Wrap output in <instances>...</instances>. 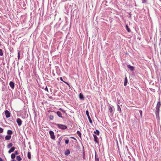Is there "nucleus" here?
<instances>
[{
	"mask_svg": "<svg viewBox=\"0 0 161 161\" xmlns=\"http://www.w3.org/2000/svg\"><path fill=\"white\" fill-rule=\"evenodd\" d=\"M56 113L58 117L62 118H63L62 116V114L60 112L57 111L56 112Z\"/></svg>",
	"mask_w": 161,
	"mask_h": 161,
	"instance_id": "9b49d317",
	"label": "nucleus"
},
{
	"mask_svg": "<svg viewBox=\"0 0 161 161\" xmlns=\"http://www.w3.org/2000/svg\"><path fill=\"white\" fill-rule=\"evenodd\" d=\"M15 153V154H16V155H18V154H19V153H18V151H15L14 152Z\"/></svg>",
	"mask_w": 161,
	"mask_h": 161,
	"instance_id": "72a5a7b5",
	"label": "nucleus"
},
{
	"mask_svg": "<svg viewBox=\"0 0 161 161\" xmlns=\"http://www.w3.org/2000/svg\"><path fill=\"white\" fill-rule=\"evenodd\" d=\"M161 105V103L160 102H158L156 105L155 110V114L157 117H158L159 116V108Z\"/></svg>",
	"mask_w": 161,
	"mask_h": 161,
	"instance_id": "f257e3e1",
	"label": "nucleus"
},
{
	"mask_svg": "<svg viewBox=\"0 0 161 161\" xmlns=\"http://www.w3.org/2000/svg\"><path fill=\"white\" fill-rule=\"evenodd\" d=\"M15 157V154L14 153H12L11 155V158L12 159H14Z\"/></svg>",
	"mask_w": 161,
	"mask_h": 161,
	"instance_id": "393cba45",
	"label": "nucleus"
},
{
	"mask_svg": "<svg viewBox=\"0 0 161 161\" xmlns=\"http://www.w3.org/2000/svg\"><path fill=\"white\" fill-rule=\"evenodd\" d=\"M139 113H140V114L141 116L142 117V111L141 110H139Z\"/></svg>",
	"mask_w": 161,
	"mask_h": 161,
	"instance_id": "473e14b6",
	"label": "nucleus"
},
{
	"mask_svg": "<svg viewBox=\"0 0 161 161\" xmlns=\"http://www.w3.org/2000/svg\"><path fill=\"white\" fill-rule=\"evenodd\" d=\"M70 153V151L69 150H67L64 153L65 155H68Z\"/></svg>",
	"mask_w": 161,
	"mask_h": 161,
	"instance_id": "f3484780",
	"label": "nucleus"
},
{
	"mask_svg": "<svg viewBox=\"0 0 161 161\" xmlns=\"http://www.w3.org/2000/svg\"><path fill=\"white\" fill-rule=\"evenodd\" d=\"M94 133L97 135H99V131L98 130H96V131H94Z\"/></svg>",
	"mask_w": 161,
	"mask_h": 161,
	"instance_id": "b1692460",
	"label": "nucleus"
},
{
	"mask_svg": "<svg viewBox=\"0 0 161 161\" xmlns=\"http://www.w3.org/2000/svg\"><path fill=\"white\" fill-rule=\"evenodd\" d=\"M18 59H19L20 58V52L19 51L18 52Z\"/></svg>",
	"mask_w": 161,
	"mask_h": 161,
	"instance_id": "c85d7f7f",
	"label": "nucleus"
},
{
	"mask_svg": "<svg viewBox=\"0 0 161 161\" xmlns=\"http://www.w3.org/2000/svg\"><path fill=\"white\" fill-rule=\"evenodd\" d=\"M95 161H99V157L95 151Z\"/></svg>",
	"mask_w": 161,
	"mask_h": 161,
	"instance_id": "f8f14e48",
	"label": "nucleus"
},
{
	"mask_svg": "<svg viewBox=\"0 0 161 161\" xmlns=\"http://www.w3.org/2000/svg\"><path fill=\"white\" fill-rule=\"evenodd\" d=\"M93 137L94 138V141L97 143H98V142L97 140L98 137L96 135H93Z\"/></svg>",
	"mask_w": 161,
	"mask_h": 161,
	"instance_id": "1a4fd4ad",
	"label": "nucleus"
},
{
	"mask_svg": "<svg viewBox=\"0 0 161 161\" xmlns=\"http://www.w3.org/2000/svg\"><path fill=\"white\" fill-rule=\"evenodd\" d=\"M62 137H60L58 139V144L59 145L61 142L62 140Z\"/></svg>",
	"mask_w": 161,
	"mask_h": 161,
	"instance_id": "4be33fe9",
	"label": "nucleus"
},
{
	"mask_svg": "<svg viewBox=\"0 0 161 161\" xmlns=\"http://www.w3.org/2000/svg\"><path fill=\"white\" fill-rule=\"evenodd\" d=\"M127 67L131 71H133L134 69V68L133 66H131L129 65H127Z\"/></svg>",
	"mask_w": 161,
	"mask_h": 161,
	"instance_id": "9d476101",
	"label": "nucleus"
},
{
	"mask_svg": "<svg viewBox=\"0 0 161 161\" xmlns=\"http://www.w3.org/2000/svg\"><path fill=\"white\" fill-rule=\"evenodd\" d=\"M56 125L57 126L58 128L62 130L66 129L67 128V127L66 125H64L57 124Z\"/></svg>",
	"mask_w": 161,
	"mask_h": 161,
	"instance_id": "f03ea898",
	"label": "nucleus"
},
{
	"mask_svg": "<svg viewBox=\"0 0 161 161\" xmlns=\"http://www.w3.org/2000/svg\"><path fill=\"white\" fill-rule=\"evenodd\" d=\"M15 147H12L8 151V152L9 153H10L12 152H13L15 149Z\"/></svg>",
	"mask_w": 161,
	"mask_h": 161,
	"instance_id": "6e6552de",
	"label": "nucleus"
},
{
	"mask_svg": "<svg viewBox=\"0 0 161 161\" xmlns=\"http://www.w3.org/2000/svg\"><path fill=\"white\" fill-rule=\"evenodd\" d=\"M49 98H51H51H52V97H49Z\"/></svg>",
	"mask_w": 161,
	"mask_h": 161,
	"instance_id": "a19ab883",
	"label": "nucleus"
},
{
	"mask_svg": "<svg viewBox=\"0 0 161 161\" xmlns=\"http://www.w3.org/2000/svg\"><path fill=\"white\" fill-rule=\"evenodd\" d=\"M108 109L110 113H112L113 112V109L111 106L109 105L108 106Z\"/></svg>",
	"mask_w": 161,
	"mask_h": 161,
	"instance_id": "2eb2a0df",
	"label": "nucleus"
},
{
	"mask_svg": "<svg viewBox=\"0 0 161 161\" xmlns=\"http://www.w3.org/2000/svg\"><path fill=\"white\" fill-rule=\"evenodd\" d=\"M45 91H47V92H48V88H47V86H46V87L45 88Z\"/></svg>",
	"mask_w": 161,
	"mask_h": 161,
	"instance_id": "f704fd0d",
	"label": "nucleus"
},
{
	"mask_svg": "<svg viewBox=\"0 0 161 161\" xmlns=\"http://www.w3.org/2000/svg\"><path fill=\"white\" fill-rule=\"evenodd\" d=\"M5 114L6 118H8L10 116V114L8 110H6Z\"/></svg>",
	"mask_w": 161,
	"mask_h": 161,
	"instance_id": "39448f33",
	"label": "nucleus"
},
{
	"mask_svg": "<svg viewBox=\"0 0 161 161\" xmlns=\"http://www.w3.org/2000/svg\"><path fill=\"white\" fill-rule=\"evenodd\" d=\"M16 122L19 126H20L22 124V121L21 119L19 118H17L16 119Z\"/></svg>",
	"mask_w": 161,
	"mask_h": 161,
	"instance_id": "423d86ee",
	"label": "nucleus"
},
{
	"mask_svg": "<svg viewBox=\"0 0 161 161\" xmlns=\"http://www.w3.org/2000/svg\"><path fill=\"white\" fill-rule=\"evenodd\" d=\"M3 131V129L1 128V127H0V133H2Z\"/></svg>",
	"mask_w": 161,
	"mask_h": 161,
	"instance_id": "c756f323",
	"label": "nucleus"
},
{
	"mask_svg": "<svg viewBox=\"0 0 161 161\" xmlns=\"http://www.w3.org/2000/svg\"><path fill=\"white\" fill-rule=\"evenodd\" d=\"M64 83H65L67 85H69V84L68 82H65V81H64Z\"/></svg>",
	"mask_w": 161,
	"mask_h": 161,
	"instance_id": "e433bc0d",
	"label": "nucleus"
},
{
	"mask_svg": "<svg viewBox=\"0 0 161 161\" xmlns=\"http://www.w3.org/2000/svg\"><path fill=\"white\" fill-rule=\"evenodd\" d=\"M3 55V53L2 50L0 49V55L2 56Z\"/></svg>",
	"mask_w": 161,
	"mask_h": 161,
	"instance_id": "cd10ccee",
	"label": "nucleus"
},
{
	"mask_svg": "<svg viewBox=\"0 0 161 161\" xmlns=\"http://www.w3.org/2000/svg\"><path fill=\"white\" fill-rule=\"evenodd\" d=\"M13 145V144L12 143H9L7 146L8 148H9L12 147Z\"/></svg>",
	"mask_w": 161,
	"mask_h": 161,
	"instance_id": "a211bd4d",
	"label": "nucleus"
},
{
	"mask_svg": "<svg viewBox=\"0 0 161 161\" xmlns=\"http://www.w3.org/2000/svg\"><path fill=\"white\" fill-rule=\"evenodd\" d=\"M49 133L50 135L51 138L53 140L54 139H55V136L52 130H50Z\"/></svg>",
	"mask_w": 161,
	"mask_h": 161,
	"instance_id": "7ed1b4c3",
	"label": "nucleus"
},
{
	"mask_svg": "<svg viewBox=\"0 0 161 161\" xmlns=\"http://www.w3.org/2000/svg\"><path fill=\"white\" fill-rule=\"evenodd\" d=\"M59 110H62L61 108H60L59 109Z\"/></svg>",
	"mask_w": 161,
	"mask_h": 161,
	"instance_id": "79ce46f5",
	"label": "nucleus"
},
{
	"mask_svg": "<svg viewBox=\"0 0 161 161\" xmlns=\"http://www.w3.org/2000/svg\"><path fill=\"white\" fill-rule=\"evenodd\" d=\"M12 131L11 130H8L7 131V133L8 135H11L12 134Z\"/></svg>",
	"mask_w": 161,
	"mask_h": 161,
	"instance_id": "6ab92c4d",
	"label": "nucleus"
},
{
	"mask_svg": "<svg viewBox=\"0 0 161 161\" xmlns=\"http://www.w3.org/2000/svg\"><path fill=\"white\" fill-rule=\"evenodd\" d=\"M12 161H17L14 160H13Z\"/></svg>",
	"mask_w": 161,
	"mask_h": 161,
	"instance_id": "37998d69",
	"label": "nucleus"
},
{
	"mask_svg": "<svg viewBox=\"0 0 161 161\" xmlns=\"http://www.w3.org/2000/svg\"><path fill=\"white\" fill-rule=\"evenodd\" d=\"M27 157L28 158L30 159L31 158V154L30 152H28L27 154Z\"/></svg>",
	"mask_w": 161,
	"mask_h": 161,
	"instance_id": "5701e85b",
	"label": "nucleus"
},
{
	"mask_svg": "<svg viewBox=\"0 0 161 161\" xmlns=\"http://www.w3.org/2000/svg\"><path fill=\"white\" fill-rule=\"evenodd\" d=\"M69 142V140H66L65 141V143L66 144H68Z\"/></svg>",
	"mask_w": 161,
	"mask_h": 161,
	"instance_id": "7c9ffc66",
	"label": "nucleus"
},
{
	"mask_svg": "<svg viewBox=\"0 0 161 161\" xmlns=\"http://www.w3.org/2000/svg\"><path fill=\"white\" fill-rule=\"evenodd\" d=\"M70 138H72V139H75V138L74 137H73L71 136L70 137Z\"/></svg>",
	"mask_w": 161,
	"mask_h": 161,
	"instance_id": "ea45409f",
	"label": "nucleus"
},
{
	"mask_svg": "<svg viewBox=\"0 0 161 161\" xmlns=\"http://www.w3.org/2000/svg\"><path fill=\"white\" fill-rule=\"evenodd\" d=\"M0 161H3V159L0 157Z\"/></svg>",
	"mask_w": 161,
	"mask_h": 161,
	"instance_id": "58836bf2",
	"label": "nucleus"
},
{
	"mask_svg": "<svg viewBox=\"0 0 161 161\" xmlns=\"http://www.w3.org/2000/svg\"><path fill=\"white\" fill-rule=\"evenodd\" d=\"M0 138H3V136H2V135H0Z\"/></svg>",
	"mask_w": 161,
	"mask_h": 161,
	"instance_id": "4c0bfd02",
	"label": "nucleus"
},
{
	"mask_svg": "<svg viewBox=\"0 0 161 161\" xmlns=\"http://www.w3.org/2000/svg\"><path fill=\"white\" fill-rule=\"evenodd\" d=\"M86 114L88 118V120H89V121L90 123H92V121L91 119V118L89 116V112L88 110H86Z\"/></svg>",
	"mask_w": 161,
	"mask_h": 161,
	"instance_id": "20e7f679",
	"label": "nucleus"
},
{
	"mask_svg": "<svg viewBox=\"0 0 161 161\" xmlns=\"http://www.w3.org/2000/svg\"><path fill=\"white\" fill-rule=\"evenodd\" d=\"M127 83V79L126 77H125V78L124 85L125 86H126Z\"/></svg>",
	"mask_w": 161,
	"mask_h": 161,
	"instance_id": "4468645a",
	"label": "nucleus"
},
{
	"mask_svg": "<svg viewBox=\"0 0 161 161\" xmlns=\"http://www.w3.org/2000/svg\"><path fill=\"white\" fill-rule=\"evenodd\" d=\"M79 96L80 99L83 100L84 99V96L81 93L79 94Z\"/></svg>",
	"mask_w": 161,
	"mask_h": 161,
	"instance_id": "dca6fc26",
	"label": "nucleus"
},
{
	"mask_svg": "<svg viewBox=\"0 0 161 161\" xmlns=\"http://www.w3.org/2000/svg\"><path fill=\"white\" fill-rule=\"evenodd\" d=\"M77 133L79 136L81 137V134L80 132L79 131H77Z\"/></svg>",
	"mask_w": 161,
	"mask_h": 161,
	"instance_id": "bb28decb",
	"label": "nucleus"
},
{
	"mask_svg": "<svg viewBox=\"0 0 161 161\" xmlns=\"http://www.w3.org/2000/svg\"><path fill=\"white\" fill-rule=\"evenodd\" d=\"M126 29L127 31L128 32H130V29L129 28L128 26L127 25H126Z\"/></svg>",
	"mask_w": 161,
	"mask_h": 161,
	"instance_id": "a878e982",
	"label": "nucleus"
},
{
	"mask_svg": "<svg viewBox=\"0 0 161 161\" xmlns=\"http://www.w3.org/2000/svg\"><path fill=\"white\" fill-rule=\"evenodd\" d=\"M11 137V135H7L5 137V139L6 140H9Z\"/></svg>",
	"mask_w": 161,
	"mask_h": 161,
	"instance_id": "ddd939ff",
	"label": "nucleus"
},
{
	"mask_svg": "<svg viewBox=\"0 0 161 161\" xmlns=\"http://www.w3.org/2000/svg\"><path fill=\"white\" fill-rule=\"evenodd\" d=\"M117 111L119 112L120 113H121V108H120L119 105L117 104Z\"/></svg>",
	"mask_w": 161,
	"mask_h": 161,
	"instance_id": "412c9836",
	"label": "nucleus"
},
{
	"mask_svg": "<svg viewBox=\"0 0 161 161\" xmlns=\"http://www.w3.org/2000/svg\"><path fill=\"white\" fill-rule=\"evenodd\" d=\"M147 0H142V3H145L147 2Z\"/></svg>",
	"mask_w": 161,
	"mask_h": 161,
	"instance_id": "2f4dec72",
	"label": "nucleus"
},
{
	"mask_svg": "<svg viewBox=\"0 0 161 161\" xmlns=\"http://www.w3.org/2000/svg\"><path fill=\"white\" fill-rule=\"evenodd\" d=\"M9 85L11 87L12 89H14V84L13 82L10 81L9 83Z\"/></svg>",
	"mask_w": 161,
	"mask_h": 161,
	"instance_id": "0eeeda50",
	"label": "nucleus"
},
{
	"mask_svg": "<svg viewBox=\"0 0 161 161\" xmlns=\"http://www.w3.org/2000/svg\"><path fill=\"white\" fill-rule=\"evenodd\" d=\"M16 159L18 161H20L22 160L20 156H18L16 157Z\"/></svg>",
	"mask_w": 161,
	"mask_h": 161,
	"instance_id": "aec40b11",
	"label": "nucleus"
},
{
	"mask_svg": "<svg viewBox=\"0 0 161 161\" xmlns=\"http://www.w3.org/2000/svg\"><path fill=\"white\" fill-rule=\"evenodd\" d=\"M60 80L61 81H63V82L64 81L63 80L62 77H60Z\"/></svg>",
	"mask_w": 161,
	"mask_h": 161,
	"instance_id": "c9c22d12",
	"label": "nucleus"
}]
</instances>
